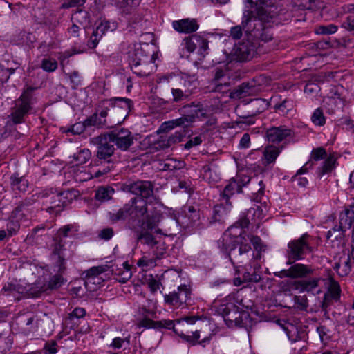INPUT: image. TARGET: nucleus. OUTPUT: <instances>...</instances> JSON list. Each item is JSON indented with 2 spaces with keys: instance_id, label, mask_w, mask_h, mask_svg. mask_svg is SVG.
Instances as JSON below:
<instances>
[{
  "instance_id": "nucleus-1",
  "label": "nucleus",
  "mask_w": 354,
  "mask_h": 354,
  "mask_svg": "<svg viewBox=\"0 0 354 354\" xmlns=\"http://www.w3.org/2000/svg\"><path fill=\"white\" fill-rule=\"evenodd\" d=\"M263 217V210L260 207H251L246 215L232 225L224 234L223 245H227L226 250H229L230 256H233L238 263H243L248 258V252L251 250L250 243L253 245L256 252L266 250V245L259 236L247 234L243 230L248 226L250 221L257 223Z\"/></svg>"
},
{
  "instance_id": "nucleus-2",
  "label": "nucleus",
  "mask_w": 354,
  "mask_h": 354,
  "mask_svg": "<svg viewBox=\"0 0 354 354\" xmlns=\"http://www.w3.org/2000/svg\"><path fill=\"white\" fill-rule=\"evenodd\" d=\"M242 25L250 39L267 42L272 39V34L266 28L263 21H268L277 12L272 0H245Z\"/></svg>"
},
{
  "instance_id": "nucleus-3",
  "label": "nucleus",
  "mask_w": 354,
  "mask_h": 354,
  "mask_svg": "<svg viewBox=\"0 0 354 354\" xmlns=\"http://www.w3.org/2000/svg\"><path fill=\"white\" fill-rule=\"evenodd\" d=\"M160 216L159 212L149 209L147 201L139 198H133L122 208L109 212L112 223L129 218L133 222H137L142 228L147 230H153L158 225Z\"/></svg>"
},
{
  "instance_id": "nucleus-4",
  "label": "nucleus",
  "mask_w": 354,
  "mask_h": 354,
  "mask_svg": "<svg viewBox=\"0 0 354 354\" xmlns=\"http://www.w3.org/2000/svg\"><path fill=\"white\" fill-rule=\"evenodd\" d=\"M196 320L197 319L195 317H186L183 319H178L176 324H174L172 320L169 319L153 321L149 319H144L141 324L147 328L173 329L174 332L185 341L192 344H199L205 346L209 343L212 335L205 336L199 341L201 330H196L189 332L188 330L189 325L194 324Z\"/></svg>"
},
{
  "instance_id": "nucleus-5",
  "label": "nucleus",
  "mask_w": 354,
  "mask_h": 354,
  "mask_svg": "<svg viewBox=\"0 0 354 354\" xmlns=\"http://www.w3.org/2000/svg\"><path fill=\"white\" fill-rule=\"evenodd\" d=\"M261 252H248V258L243 263L238 261L233 257L230 256L229 258L234 266L235 277L233 283L236 286H241L244 283H258L261 279V266L257 262V259H261Z\"/></svg>"
},
{
  "instance_id": "nucleus-6",
  "label": "nucleus",
  "mask_w": 354,
  "mask_h": 354,
  "mask_svg": "<svg viewBox=\"0 0 354 354\" xmlns=\"http://www.w3.org/2000/svg\"><path fill=\"white\" fill-rule=\"evenodd\" d=\"M129 57L131 70L138 76L145 77L153 72V55L147 53L142 46H135Z\"/></svg>"
},
{
  "instance_id": "nucleus-7",
  "label": "nucleus",
  "mask_w": 354,
  "mask_h": 354,
  "mask_svg": "<svg viewBox=\"0 0 354 354\" xmlns=\"http://www.w3.org/2000/svg\"><path fill=\"white\" fill-rule=\"evenodd\" d=\"M312 241L313 238L307 233L290 241L286 251L287 264L290 265L296 261L304 259L307 254L313 252Z\"/></svg>"
},
{
  "instance_id": "nucleus-8",
  "label": "nucleus",
  "mask_w": 354,
  "mask_h": 354,
  "mask_svg": "<svg viewBox=\"0 0 354 354\" xmlns=\"http://www.w3.org/2000/svg\"><path fill=\"white\" fill-rule=\"evenodd\" d=\"M217 311L224 317V320L229 327H232L234 324L238 327L247 328L252 324L249 313L246 311L239 312L232 302H223L219 304Z\"/></svg>"
},
{
  "instance_id": "nucleus-9",
  "label": "nucleus",
  "mask_w": 354,
  "mask_h": 354,
  "mask_svg": "<svg viewBox=\"0 0 354 354\" xmlns=\"http://www.w3.org/2000/svg\"><path fill=\"white\" fill-rule=\"evenodd\" d=\"M32 91V88H28L15 102L10 115L14 124L24 122L25 118L32 112L36 102Z\"/></svg>"
},
{
  "instance_id": "nucleus-10",
  "label": "nucleus",
  "mask_w": 354,
  "mask_h": 354,
  "mask_svg": "<svg viewBox=\"0 0 354 354\" xmlns=\"http://www.w3.org/2000/svg\"><path fill=\"white\" fill-rule=\"evenodd\" d=\"M155 227V232L161 233L160 229H156ZM143 230L139 232L138 235V241L142 244L147 246L149 249L152 252L153 256H156V259H162L166 253L167 248L165 243L160 238L155 237L149 231L153 230H147V228H142Z\"/></svg>"
},
{
  "instance_id": "nucleus-11",
  "label": "nucleus",
  "mask_w": 354,
  "mask_h": 354,
  "mask_svg": "<svg viewBox=\"0 0 354 354\" xmlns=\"http://www.w3.org/2000/svg\"><path fill=\"white\" fill-rule=\"evenodd\" d=\"M165 303L174 308H184L192 302V290L189 286L181 285L169 294L164 295Z\"/></svg>"
},
{
  "instance_id": "nucleus-12",
  "label": "nucleus",
  "mask_w": 354,
  "mask_h": 354,
  "mask_svg": "<svg viewBox=\"0 0 354 354\" xmlns=\"http://www.w3.org/2000/svg\"><path fill=\"white\" fill-rule=\"evenodd\" d=\"M250 181V178L247 176H237L231 178L221 193V201H224L225 203L228 204L230 197L236 193H240L242 187Z\"/></svg>"
},
{
  "instance_id": "nucleus-13",
  "label": "nucleus",
  "mask_w": 354,
  "mask_h": 354,
  "mask_svg": "<svg viewBox=\"0 0 354 354\" xmlns=\"http://www.w3.org/2000/svg\"><path fill=\"white\" fill-rule=\"evenodd\" d=\"M108 135L117 148L122 151H127L134 143L135 138L128 129H115Z\"/></svg>"
},
{
  "instance_id": "nucleus-14",
  "label": "nucleus",
  "mask_w": 354,
  "mask_h": 354,
  "mask_svg": "<svg viewBox=\"0 0 354 354\" xmlns=\"http://www.w3.org/2000/svg\"><path fill=\"white\" fill-rule=\"evenodd\" d=\"M250 37L248 40L236 44L232 51V55L234 59L239 62L249 60L253 57L256 53L257 44L250 41Z\"/></svg>"
},
{
  "instance_id": "nucleus-15",
  "label": "nucleus",
  "mask_w": 354,
  "mask_h": 354,
  "mask_svg": "<svg viewBox=\"0 0 354 354\" xmlns=\"http://www.w3.org/2000/svg\"><path fill=\"white\" fill-rule=\"evenodd\" d=\"M294 136L293 131L284 125L271 127L266 131V138L270 142L279 143L292 138Z\"/></svg>"
},
{
  "instance_id": "nucleus-16",
  "label": "nucleus",
  "mask_w": 354,
  "mask_h": 354,
  "mask_svg": "<svg viewBox=\"0 0 354 354\" xmlns=\"http://www.w3.org/2000/svg\"><path fill=\"white\" fill-rule=\"evenodd\" d=\"M324 281L321 277H313L301 281H295L292 284V289L302 293L304 292L319 294L322 292L319 287L321 281Z\"/></svg>"
},
{
  "instance_id": "nucleus-17",
  "label": "nucleus",
  "mask_w": 354,
  "mask_h": 354,
  "mask_svg": "<svg viewBox=\"0 0 354 354\" xmlns=\"http://www.w3.org/2000/svg\"><path fill=\"white\" fill-rule=\"evenodd\" d=\"M77 196L78 192L75 190H67L57 194L51 198V205L48 207V209H56L58 212L60 210L59 208L66 206Z\"/></svg>"
},
{
  "instance_id": "nucleus-18",
  "label": "nucleus",
  "mask_w": 354,
  "mask_h": 354,
  "mask_svg": "<svg viewBox=\"0 0 354 354\" xmlns=\"http://www.w3.org/2000/svg\"><path fill=\"white\" fill-rule=\"evenodd\" d=\"M313 269L301 263H297L290 266L288 270H283L275 272L279 277L301 278L313 273Z\"/></svg>"
},
{
  "instance_id": "nucleus-19",
  "label": "nucleus",
  "mask_w": 354,
  "mask_h": 354,
  "mask_svg": "<svg viewBox=\"0 0 354 354\" xmlns=\"http://www.w3.org/2000/svg\"><path fill=\"white\" fill-rule=\"evenodd\" d=\"M153 186L150 181H137L128 186V190L144 200L153 195ZM138 198V196L137 197Z\"/></svg>"
},
{
  "instance_id": "nucleus-20",
  "label": "nucleus",
  "mask_w": 354,
  "mask_h": 354,
  "mask_svg": "<svg viewBox=\"0 0 354 354\" xmlns=\"http://www.w3.org/2000/svg\"><path fill=\"white\" fill-rule=\"evenodd\" d=\"M184 115L187 119L189 124L196 119H201L206 117L207 111L201 104L192 103L183 108Z\"/></svg>"
},
{
  "instance_id": "nucleus-21",
  "label": "nucleus",
  "mask_w": 354,
  "mask_h": 354,
  "mask_svg": "<svg viewBox=\"0 0 354 354\" xmlns=\"http://www.w3.org/2000/svg\"><path fill=\"white\" fill-rule=\"evenodd\" d=\"M97 157L99 159H106L111 157L115 150L113 142L111 141L109 135L100 136L97 138Z\"/></svg>"
},
{
  "instance_id": "nucleus-22",
  "label": "nucleus",
  "mask_w": 354,
  "mask_h": 354,
  "mask_svg": "<svg viewBox=\"0 0 354 354\" xmlns=\"http://www.w3.org/2000/svg\"><path fill=\"white\" fill-rule=\"evenodd\" d=\"M172 26L177 32L185 34L194 32L198 29V24L194 19L174 21Z\"/></svg>"
},
{
  "instance_id": "nucleus-23",
  "label": "nucleus",
  "mask_w": 354,
  "mask_h": 354,
  "mask_svg": "<svg viewBox=\"0 0 354 354\" xmlns=\"http://www.w3.org/2000/svg\"><path fill=\"white\" fill-rule=\"evenodd\" d=\"M68 173L77 182H84L93 178V174L86 167L74 165L69 168Z\"/></svg>"
},
{
  "instance_id": "nucleus-24",
  "label": "nucleus",
  "mask_w": 354,
  "mask_h": 354,
  "mask_svg": "<svg viewBox=\"0 0 354 354\" xmlns=\"http://www.w3.org/2000/svg\"><path fill=\"white\" fill-rule=\"evenodd\" d=\"M282 147H279L273 145L266 146L263 149L262 161L265 166L274 164L277 157L282 151Z\"/></svg>"
},
{
  "instance_id": "nucleus-25",
  "label": "nucleus",
  "mask_w": 354,
  "mask_h": 354,
  "mask_svg": "<svg viewBox=\"0 0 354 354\" xmlns=\"http://www.w3.org/2000/svg\"><path fill=\"white\" fill-rule=\"evenodd\" d=\"M354 221V203L349 205L339 216V227L342 230L351 228Z\"/></svg>"
},
{
  "instance_id": "nucleus-26",
  "label": "nucleus",
  "mask_w": 354,
  "mask_h": 354,
  "mask_svg": "<svg viewBox=\"0 0 354 354\" xmlns=\"http://www.w3.org/2000/svg\"><path fill=\"white\" fill-rule=\"evenodd\" d=\"M10 185L13 191L24 193L27 191L29 183L24 176H20L18 173L12 174L10 177Z\"/></svg>"
},
{
  "instance_id": "nucleus-27",
  "label": "nucleus",
  "mask_w": 354,
  "mask_h": 354,
  "mask_svg": "<svg viewBox=\"0 0 354 354\" xmlns=\"http://www.w3.org/2000/svg\"><path fill=\"white\" fill-rule=\"evenodd\" d=\"M184 84L187 86L188 91H185L183 92L181 89L179 88L171 89L173 100L174 102H179L185 98L193 91L194 88H196L197 82L195 79L192 80H185Z\"/></svg>"
},
{
  "instance_id": "nucleus-28",
  "label": "nucleus",
  "mask_w": 354,
  "mask_h": 354,
  "mask_svg": "<svg viewBox=\"0 0 354 354\" xmlns=\"http://www.w3.org/2000/svg\"><path fill=\"white\" fill-rule=\"evenodd\" d=\"M17 292L19 295V299L25 297H37L40 295L39 290H33L29 288V284L24 281H16Z\"/></svg>"
},
{
  "instance_id": "nucleus-29",
  "label": "nucleus",
  "mask_w": 354,
  "mask_h": 354,
  "mask_svg": "<svg viewBox=\"0 0 354 354\" xmlns=\"http://www.w3.org/2000/svg\"><path fill=\"white\" fill-rule=\"evenodd\" d=\"M286 335L288 339L294 342L297 343L307 339V335L304 330H299L293 325H290V327L285 328Z\"/></svg>"
},
{
  "instance_id": "nucleus-30",
  "label": "nucleus",
  "mask_w": 354,
  "mask_h": 354,
  "mask_svg": "<svg viewBox=\"0 0 354 354\" xmlns=\"http://www.w3.org/2000/svg\"><path fill=\"white\" fill-rule=\"evenodd\" d=\"M328 286V292L325 294L331 299L337 301L340 297V287L337 281L332 278H328L326 282Z\"/></svg>"
},
{
  "instance_id": "nucleus-31",
  "label": "nucleus",
  "mask_w": 354,
  "mask_h": 354,
  "mask_svg": "<svg viewBox=\"0 0 354 354\" xmlns=\"http://www.w3.org/2000/svg\"><path fill=\"white\" fill-rule=\"evenodd\" d=\"M334 268L339 275H348L351 270V260L350 259V257H342L339 259V263H335Z\"/></svg>"
},
{
  "instance_id": "nucleus-32",
  "label": "nucleus",
  "mask_w": 354,
  "mask_h": 354,
  "mask_svg": "<svg viewBox=\"0 0 354 354\" xmlns=\"http://www.w3.org/2000/svg\"><path fill=\"white\" fill-rule=\"evenodd\" d=\"M336 158L334 155H330L323 162V165L318 168L317 173L319 177L330 173L335 167Z\"/></svg>"
},
{
  "instance_id": "nucleus-33",
  "label": "nucleus",
  "mask_w": 354,
  "mask_h": 354,
  "mask_svg": "<svg viewBox=\"0 0 354 354\" xmlns=\"http://www.w3.org/2000/svg\"><path fill=\"white\" fill-rule=\"evenodd\" d=\"M64 279L59 274L53 276L46 284H44V286L40 288V295L47 291L48 290L56 289L60 287L64 283Z\"/></svg>"
},
{
  "instance_id": "nucleus-34",
  "label": "nucleus",
  "mask_w": 354,
  "mask_h": 354,
  "mask_svg": "<svg viewBox=\"0 0 354 354\" xmlns=\"http://www.w3.org/2000/svg\"><path fill=\"white\" fill-rule=\"evenodd\" d=\"M198 40H200V36L197 35L185 38L180 44L182 50H186L189 53L194 52L197 47Z\"/></svg>"
},
{
  "instance_id": "nucleus-35",
  "label": "nucleus",
  "mask_w": 354,
  "mask_h": 354,
  "mask_svg": "<svg viewBox=\"0 0 354 354\" xmlns=\"http://www.w3.org/2000/svg\"><path fill=\"white\" fill-rule=\"evenodd\" d=\"M71 19L73 23H79L83 28L90 24L89 15L86 10H78L73 14Z\"/></svg>"
},
{
  "instance_id": "nucleus-36",
  "label": "nucleus",
  "mask_w": 354,
  "mask_h": 354,
  "mask_svg": "<svg viewBox=\"0 0 354 354\" xmlns=\"http://www.w3.org/2000/svg\"><path fill=\"white\" fill-rule=\"evenodd\" d=\"M16 286V281L6 284L1 290V295L6 297H12L15 301L20 300L19 295L17 292V288Z\"/></svg>"
},
{
  "instance_id": "nucleus-37",
  "label": "nucleus",
  "mask_w": 354,
  "mask_h": 354,
  "mask_svg": "<svg viewBox=\"0 0 354 354\" xmlns=\"http://www.w3.org/2000/svg\"><path fill=\"white\" fill-rule=\"evenodd\" d=\"M231 207V203H228V204H227L224 201H222L220 205H215L214 207L213 216L215 221H220L225 215L227 214Z\"/></svg>"
},
{
  "instance_id": "nucleus-38",
  "label": "nucleus",
  "mask_w": 354,
  "mask_h": 354,
  "mask_svg": "<svg viewBox=\"0 0 354 354\" xmlns=\"http://www.w3.org/2000/svg\"><path fill=\"white\" fill-rule=\"evenodd\" d=\"M162 125L164 126L165 129L171 130L178 127H183L184 128L187 127L190 124L187 122V119H186L183 115L179 118L165 122Z\"/></svg>"
},
{
  "instance_id": "nucleus-39",
  "label": "nucleus",
  "mask_w": 354,
  "mask_h": 354,
  "mask_svg": "<svg viewBox=\"0 0 354 354\" xmlns=\"http://www.w3.org/2000/svg\"><path fill=\"white\" fill-rule=\"evenodd\" d=\"M13 344V336L10 333L0 334V353L9 351Z\"/></svg>"
},
{
  "instance_id": "nucleus-40",
  "label": "nucleus",
  "mask_w": 354,
  "mask_h": 354,
  "mask_svg": "<svg viewBox=\"0 0 354 354\" xmlns=\"http://www.w3.org/2000/svg\"><path fill=\"white\" fill-rule=\"evenodd\" d=\"M130 344V335H128L124 337H117L113 339L112 342L110 344H109V348L112 349H120V348H126Z\"/></svg>"
},
{
  "instance_id": "nucleus-41",
  "label": "nucleus",
  "mask_w": 354,
  "mask_h": 354,
  "mask_svg": "<svg viewBox=\"0 0 354 354\" xmlns=\"http://www.w3.org/2000/svg\"><path fill=\"white\" fill-rule=\"evenodd\" d=\"M40 322L41 320L36 315L28 318L26 323V327L24 328L26 334L28 335L31 333L37 332L40 326Z\"/></svg>"
},
{
  "instance_id": "nucleus-42",
  "label": "nucleus",
  "mask_w": 354,
  "mask_h": 354,
  "mask_svg": "<svg viewBox=\"0 0 354 354\" xmlns=\"http://www.w3.org/2000/svg\"><path fill=\"white\" fill-rule=\"evenodd\" d=\"M21 216L19 212H17L15 213L13 218H18ZM20 224L17 219L12 218L9 220L7 223V233L8 236H12L16 234L18 230H19Z\"/></svg>"
},
{
  "instance_id": "nucleus-43",
  "label": "nucleus",
  "mask_w": 354,
  "mask_h": 354,
  "mask_svg": "<svg viewBox=\"0 0 354 354\" xmlns=\"http://www.w3.org/2000/svg\"><path fill=\"white\" fill-rule=\"evenodd\" d=\"M108 267L106 266H94L87 270L84 272V280L88 278H94L101 276L103 273L107 271Z\"/></svg>"
},
{
  "instance_id": "nucleus-44",
  "label": "nucleus",
  "mask_w": 354,
  "mask_h": 354,
  "mask_svg": "<svg viewBox=\"0 0 354 354\" xmlns=\"http://www.w3.org/2000/svg\"><path fill=\"white\" fill-rule=\"evenodd\" d=\"M91 157V152L88 149H81L73 155V159L76 162L75 165H78L86 163Z\"/></svg>"
},
{
  "instance_id": "nucleus-45",
  "label": "nucleus",
  "mask_w": 354,
  "mask_h": 354,
  "mask_svg": "<svg viewBox=\"0 0 354 354\" xmlns=\"http://www.w3.org/2000/svg\"><path fill=\"white\" fill-rule=\"evenodd\" d=\"M114 190L111 187H99L95 193V198L100 201H106L111 198Z\"/></svg>"
},
{
  "instance_id": "nucleus-46",
  "label": "nucleus",
  "mask_w": 354,
  "mask_h": 354,
  "mask_svg": "<svg viewBox=\"0 0 354 354\" xmlns=\"http://www.w3.org/2000/svg\"><path fill=\"white\" fill-rule=\"evenodd\" d=\"M40 67L46 72L52 73L57 68L58 64L53 58L45 57L41 60Z\"/></svg>"
},
{
  "instance_id": "nucleus-47",
  "label": "nucleus",
  "mask_w": 354,
  "mask_h": 354,
  "mask_svg": "<svg viewBox=\"0 0 354 354\" xmlns=\"http://www.w3.org/2000/svg\"><path fill=\"white\" fill-rule=\"evenodd\" d=\"M116 28H117V24L115 22H113V21L111 22L109 21L103 20L97 26L96 30H97V32H100L102 35H103L109 31L113 32Z\"/></svg>"
},
{
  "instance_id": "nucleus-48",
  "label": "nucleus",
  "mask_w": 354,
  "mask_h": 354,
  "mask_svg": "<svg viewBox=\"0 0 354 354\" xmlns=\"http://www.w3.org/2000/svg\"><path fill=\"white\" fill-rule=\"evenodd\" d=\"M113 100V108H120L124 109L126 112L130 111L133 104L131 100L127 98H115L112 99Z\"/></svg>"
},
{
  "instance_id": "nucleus-49",
  "label": "nucleus",
  "mask_w": 354,
  "mask_h": 354,
  "mask_svg": "<svg viewBox=\"0 0 354 354\" xmlns=\"http://www.w3.org/2000/svg\"><path fill=\"white\" fill-rule=\"evenodd\" d=\"M156 256L150 257L148 256H143L140 258L138 262L137 265L139 267L142 268L143 269H150L153 268L156 266Z\"/></svg>"
},
{
  "instance_id": "nucleus-50",
  "label": "nucleus",
  "mask_w": 354,
  "mask_h": 354,
  "mask_svg": "<svg viewBox=\"0 0 354 354\" xmlns=\"http://www.w3.org/2000/svg\"><path fill=\"white\" fill-rule=\"evenodd\" d=\"M106 120L99 118L97 113L93 114L91 117L84 120L86 127H101L105 124Z\"/></svg>"
},
{
  "instance_id": "nucleus-51",
  "label": "nucleus",
  "mask_w": 354,
  "mask_h": 354,
  "mask_svg": "<svg viewBox=\"0 0 354 354\" xmlns=\"http://www.w3.org/2000/svg\"><path fill=\"white\" fill-rule=\"evenodd\" d=\"M320 91L319 86L315 83L308 82L304 88V93L308 97L313 98L317 95Z\"/></svg>"
},
{
  "instance_id": "nucleus-52",
  "label": "nucleus",
  "mask_w": 354,
  "mask_h": 354,
  "mask_svg": "<svg viewBox=\"0 0 354 354\" xmlns=\"http://www.w3.org/2000/svg\"><path fill=\"white\" fill-rule=\"evenodd\" d=\"M311 120L315 125L318 126H323L326 123V118L323 111L320 108H317L314 111L311 116Z\"/></svg>"
},
{
  "instance_id": "nucleus-53",
  "label": "nucleus",
  "mask_w": 354,
  "mask_h": 354,
  "mask_svg": "<svg viewBox=\"0 0 354 354\" xmlns=\"http://www.w3.org/2000/svg\"><path fill=\"white\" fill-rule=\"evenodd\" d=\"M275 109L282 115H286L293 109L292 101L284 100L281 103L276 104Z\"/></svg>"
},
{
  "instance_id": "nucleus-54",
  "label": "nucleus",
  "mask_w": 354,
  "mask_h": 354,
  "mask_svg": "<svg viewBox=\"0 0 354 354\" xmlns=\"http://www.w3.org/2000/svg\"><path fill=\"white\" fill-rule=\"evenodd\" d=\"M337 30V27L333 24L322 25L316 28L315 32L318 35L333 34Z\"/></svg>"
},
{
  "instance_id": "nucleus-55",
  "label": "nucleus",
  "mask_w": 354,
  "mask_h": 354,
  "mask_svg": "<svg viewBox=\"0 0 354 354\" xmlns=\"http://www.w3.org/2000/svg\"><path fill=\"white\" fill-rule=\"evenodd\" d=\"M250 93V87L248 84H242L238 88H236L232 93V97L242 98L245 97Z\"/></svg>"
},
{
  "instance_id": "nucleus-56",
  "label": "nucleus",
  "mask_w": 354,
  "mask_h": 354,
  "mask_svg": "<svg viewBox=\"0 0 354 354\" xmlns=\"http://www.w3.org/2000/svg\"><path fill=\"white\" fill-rule=\"evenodd\" d=\"M185 216L190 221V224L196 223L199 219V215L198 212L194 208V207L189 206L187 207V211L184 210Z\"/></svg>"
},
{
  "instance_id": "nucleus-57",
  "label": "nucleus",
  "mask_w": 354,
  "mask_h": 354,
  "mask_svg": "<svg viewBox=\"0 0 354 354\" xmlns=\"http://www.w3.org/2000/svg\"><path fill=\"white\" fill-rule=\"evenodd\" d=\"M102 110L100 111V118H105L107 116L108 111L109 108L113 106V100H103L101 103Z\"/></svg>"
},
{
  "instance_id": "nucleus-58",
  "label": "nucleus",
  "mask_w": 354,
  "mask_h": 354,
  "mask_svg": "<svg viewBox=\"0 0 354 354\" xmlns=\"http://www.w3.org/2000/svg\"><path fill=\"white\" fill-rule=\"evenodd\" d=\"M58 247H61L60 243L55 245L53 254L55 256H57V263L59 267V272H62L65 269V260L58 250Z\"/></svg>"
},
{
  "instance_id": "nucleus-59",
  "label": "nucleus",
  "mask_w": 354,
  "mask_h": 354,
  "mask_svg": "<svg viewBox=\"0 0 354 354\" xmlns=\"http://www.w3.org/2000/svg\"><path fill=\"white\" fill-rule=\"evenodd\" d=\"M85 128H86V127L84 122L82 123L77 122L72 125L70 128H68L66 132H71L72 134L74 135H79L84 132Z\"/></svg>"
},
{
  "instance_id": "nucleus-60",
  "label": "nucleus",
  "mask_w": 354,
  "mask_h": 354,
  "mask_svg": "<svg viewBox=\"0 0 354 354\" xmlns=\"http://www.w3.org/2000/svg\"><path fill=\"white\" fill-rule=\"evenodd\" d=\"M295 304L300 310H306L308 307V299L306 296H295Z\"/></svg>"
},
{
  "instance_id": "nucleus-61",
  "label": "nucleus",
  "mask_w": 354,
  "mask_h": 354,
  "mask_svg": "<svg viewBox=\"0 0 354 354\" xmlns=\"http://www.w3.org/2000/svg\"><path fill=\"white\" fill-rule=\"evenodd\" d=\"M295 345L293 347L294 354H304L308 349V344L306 339L295 343Z\"/></svg>"
},
{
  "instance_id": "nucleus-62",
  "label": "nucleus",
  "mask_w": 354,
  "mask_h": 354,
  "mask_svg": "<svg viewBox=\"0 0 354 354\" xmlns=\"http://www.w3.org/2000/svg\"><path fill=\"white\" fill-rule=\"evenodd\" d=\"M102 37V35L100 32H97L96 29L94 30L89 40L88 41V47L91 48H95Z\"/></svg>"
},
{
  "instance_id": "nucleus-63",
  "label": "nucleus",
  "mask_w": 354,
  "mask_h": 354,
  "mask_svg": "<svg viewBox=\"0 0 354 354\" xmlns=\"http://www.w3.org/2000/svg\"><path fill=\"white\" fill-rule=\"evenodd\" d=\"M57 344L55 341L46 342L44 346V351L46 354H55L57 352Z\"/></svg>"
},
{
  "instance_id": "nucleus-64",
  "label": "nucleus",
  "mask_w": 354,
  "mask_h": 354,
  "mask_svg": "<svg viewBox=\"0 0 354 354\" xmlns=\"http://www.w3.org/2000/svg\"><path fill=\"white\" fill-rule=\"evenodd\" d=\"M343 26L348 30H354V14H351L346 18Z\"/></svg>"
}]
</instances>
